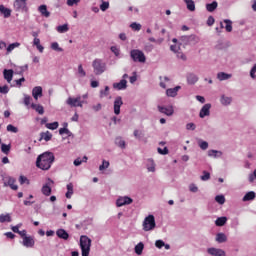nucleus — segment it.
<instances>
[{
    "label": "nucleus",
    "instance_id": "obj_1",
    "mask_svg": "<svg viewBox=\"0 0 256 256\" xmlns=\"http://www.w3.org/2000/svg\"><path fill=\"white\" fill-rule=\"evenodd\" d=\"M55 162V155L53 152H44L39 155L36 160V167L42 169V171H49L51 165Z\"/></svg>",
    "mask_w": 256,
    "mask_h": 256
},
{
    "label": "nucleus",
    "instance_id": "obj_2",
    "mask_svg": "<svg viewBox=\"0 0 256 256\" xmlns=\"http://www.w3.org/2000/svg\"><path fill=\"white\" fill-rule=\"evenodd\" d=\"M80 249L82 251V256H89L91 252V239L86 235L80 237Z\"/></svg>",
    "mask_w": 256,
    "mask_h": 256
},
{
    "label": "nucleus",
    "instance_id": "obj_3",
    "mask_svg": "<svg viewBox=\"0 0 256 256\" xmlns=\"http://www.w3.org/2000/svg\"><path fill=\"white\" fill-rule=\"evenodd\" d=\"M92 67H93L95 75H103V73H105V71H107V64L105 63V61H103L99 58H96L92 62Z\"/></svg>",
    "mask_w": 256,
    "mask_h": 256
},
{
    "label": "nucleus",
    "instance_id": "obj_4",
    "mask_svg": "<svg viewBox=\"0 0 256 256\" xmlns=\"http://www.w3.org/2000/svg\"><path fill=\"white\" fill-rule=\"evenodd\" d=\"M130 57L134 63H145L147 61V57L145 53L139 49H133L130 51Z\"/></svg>",
    "mask_w": 256,
    "mask_h": 256
},
{
    "label": "nucleus",
    "instance_id": "obj_5",
    "mask_svg": "<svg viewBox=\"0 0 256 256\" xmlns=\"http://www.w3.org/2000/svg\"><path fill=\"white\" fill-rule=\"evenodd\" d=\"M143 231H153L155 227H157V224L155 223V216L152 214L148 215L142 224Z\"/></svg>",
    "mask_w": 256,
    "mask_h": 256
},
{
    "label": "nucleus",
    "instance_id": "obj_6",
    "mask_svg": "<svg viewBox=\"0 0 256 256\" xmlns=\"http://www.w3.org/2000/svg\"><path fill=\"white\" fill-rule=\"evenodd\" d=\"M180 41L183 45H197L199 38L196 35L181 36Z\"/></svg>",
    "mask_w": 256,
    "mask_h": 256
},
{
    "label": "nucleus",
    "instance_id": "obj_7",
    "mask_svg": "<svg viewBox=\"0 0 256 256\" xmlns=\"http://www.w3.org/2000/svg\"><path fill=\"white\" fill-rule=\"evenodd\" d=\"M66 103L70 107H83V103H85V101L81 100V96H78L76 98L69 97L66 100Z\"/></svg>",
    "mask_w": 256,
    "mask_h": 256
},
{
    "label": "nucleus",
    "instance_id": "obj_8",
    "mask_svg": "<svg viewBox=\"0 0 256 256\" xmlns=\"http://www.w3.org/2000/svg\"><path fill=\"white\" fill-rule=\"evenodd\" d=\"M54 183L55 182L51 178H48L47 182L42 186L41 191L46 197H49V195H51V187H53Z\"/></svg>",
    "mask_w": 256,
    "mask_h": 256
},
{
    "label": "nucleus",
    "instance_id": "obj_9",
    "mask_svg": "<svg viewBox=\"0 0 256 256\" xmlns=\"http://www.w3.org/2000/svg\"><path fill=\"white\" fill-rule=\"evenodd\" d=\"M207 253L208 255H211V256H227V253L225 252V250L221 248H215V247L207 248Z\"/></svg>",
    "mask_w": 256,
    "mask_h": 256
},
{
    "label": "nucleus",
    "instance_id": "obj_10",
    "mask_svg": "<svg viewBox=\"0 0 256 256\" xmlns=\"http://www.w3.org/2000/svg\"><path fill=\"white\" fill-rule=\"evenodd\" d=\"M157 109L159 111V113H163L164 115H167V117H171L173 115V113H175V110L173 109V106H161L158 105Z\"/></svg>",
    "mask_w": 256,
    "mask_h": 256
},
{
    "label": "nucleus",
    "instance_id": "obj_11",
    "mask_svg": "<svg viewBox=\"0 0 256 256\" xmlns=\"http://www.w3.org/2000/svg\"><path fill=\"white\" fill-rule=\"evenodd\" d=\"M14 9L16 11H27V0H15Z\"/></svg>",
    "mask_w": 256,
    "mask_h": 256
},
{
    "label": "nucleus",
    "instance_id": "obj_12",
    "mask_svg": "<svg viewBox=\"0 0 256 256\" xmlns=\"http://www.w3.org/2000/svg\"><path fill=\"white\" fill-rule=\"evenodd\" d=\"M211 115V104H205L199 113L200 119H205V117H209Z\"/></svg>",
    "mask_w": 256,
    "mask_h": 256
},
{
    "label": "nucleus",
    "instance_id": "obj_13",
    "mask_svg": "<svg viewBox=\"0 0 256 256\" xmlns=\"http://www.w3.org/2000/svg\"><path fill=\"white\" fill-rule=\"evenodd\" d=\"M133 200L129 196L120 197L116 201L117 207H123L124 205H131Z\"/></svg>",
    "mask_w": 256,
    "mask_h": 256
},
{
    "label": "nucleus",
    "instance_id": "obj_14",
    "mask_svg": "<svg viewBox=\"0 0 256 256\" xmlns=\"http://www.w3.org/2000/svg\"><path fill=\"white\" fill-rule=\"evenodd\" d=\"M123 105V98L118 96L114 100V113L115 115H119L121 113V106Z\"/></svg>",
    "mask_w": 256,
    "mask_h": 256
},
{
    "label": "nucleus",
    "instance_id": "obj_15",
    "mask_svg": "<svg viewBox=\"0 0 256 256\" xmlns=\"http://www.w3.org/2000/svg\"><path fill=\"white\" fill-rule=\"evenodd\" d=\"M4 185L7 187H10V189H13V191H17V189H19V187L17 185H15V178L13 177H6L4 179Z\"/></svg>",
    "mask_w": 256,
    "mask_h": 256
},
{
    "label": "nucleus",
    "instance_id": "obj_16",
    "mask_svg": "<svg viewBox=\"0 0 256 256\" xmlns=\"http://www.w3.org/2000/svg\"><path fill=\"white\" fill-rule=\"evenodd\" d=\"M22 245H24V247L33 248L35 247V239L33 238V236L24 237Z\"/></svg>",
    "mask_w": 256,
    "mask_h": 256
},
{
    "label": "nucleus",
    "instance_id": "obj_17",
    "mask_svg": "<svg viewBox=\"0 0 256 256\" xmlns=\"http://www.w3.org/2000/svg\"><path fill=\"white\" fill-rule=\"evenodd\" d=\"M32 97L37 101L39 97H43V88L41 86H35L32 89Z\"/></svg>",
    "mask_w": 256,
    "mask_h": 256
},
{
    "label": "nucleus",
    "instance_id": "obj_18",
    "mask_svg": "<svg viewBox=\"0 0 256 256\" xmlns=\"http://www.w3.org/2000/svg\"><path fill=\"white\" fill-rule=\"evenodd\" d=\"M13 73L14 71L12 69L3 70V76H4V79L7 81V83H11L13 81Z\"/></svg>",
    "mask_w": 256,
    "mask_h": 256
},
{
    "label": "nucleus",
    "instance_id": "obj_19",
    "mask_svg": "<svg viewBox=\"0 0 256 256\" xmlns=\"http://www.w3.org/2000/svg\"><path fill=\"white\" fill-rule=\"evenodd\" d=\"M38 11L42 15V17H46V18L51 17V12H49L47 10V5H45V4L44 5H40L38 7Z\"/></svg>",
    "mask_w": 256,
    "mask_h": 256
},
{
    "label": "nucleus",
    "instance_id": "obj_20",
    "mask_svg": "<svg viewBox=\"0 0 256 256\" xmlns=\"http://www.w3.org/2000/svg\"><path fill=\"white\" fill-rule=\"evenodd\" d=\"M113 88L117 89L118 91H121L123 89H127V80L122 79L120 82L114 83Z\"/></svg>",
    "mask_w": 256,
    "mask_h": 256
},
{
    "label": "nucleus",
    "instance_id": "obj_21",
    "mask_svg": "<svg viewBox=\"0 0 256 256\" xmlns=\"http://www.w3.org/2000/svg\"><path fill=\"white\" fill-rule=\"evenodd\" d=\"M56 235L57 237H59V239H63L64 241H67V239H69V233H67L63 228L58 229L56 231Z\"/></svg>",
    "mask_w": 256,
    "mask_h": 256
},
{
    "label": "nucleus",
    "instance_id": "obj_22",
    "mask_svg": "<svg viewBox=\"0 0 256 256\" xmlns=\"http://www.w3.org/2000/svg\"><path fill=\"white\" fill-rule=\"evenodd\" d=\"M216 77H217L218 81H229V79H231V77H233V74L219 72Z\"/></svg>",
    "mask_w": 256,
    "mask_h": 256
},
{
    "label": "nucleus",
    "instance_id": "obj_23",
    "mask_svg": "<svg viewBox=\"0 0 256 256\" xmlns=\"http://www.w3.org/2000/svg\"><path fill=\"white\" fill-rule=\"evenodd\" d=\"M232 101H233V98L226 96L224 94L220 97V103L221 105H224V107L231 105Z\"/></svg>",
    "mask_w": 256,
    "mask_h": 256
},
{
    "label": "nucleus",
    "instance_id": "obj_24",
    "mask_svg": "<svg viewBox=\"0 0 256 256\" xmlns=\"http://www.w3.org/2000/svg\"><path fill=\"white\" fill-rule=\"evenodd\" d=\"M181 89V86H176L175 88H169L166 90V95L168 97H177V93Z\"/></svg>",
    "mask_w": 256,
    "mask_h": 256
},
{
    "label": "nucleus",
    "instance_id": "obj_25",
    "mask_svg": "<svg viewBox=\"0 0 256 256\" xmlns=\"http://www.w3.org/2000/svg\"><path fill=\"white\" fill-rule=\"evenodd\" d=\"M215 241L217 243H227V235L223 232L216 234Z\"/></svg>",
    "mask_w": 256,
    "mask_h": 256
},
{
    "label": "nucleus",
    "instance_id": "obj_26",
    "mask_svg": "<svg viewBox=\"0 0 256 256\" xmlns=\"http://www.w3.org/2000/svg\"><path fill=\"white\" fill-rule=\"evenodd\" d=\"M187 81L189 83V85H195V83H197L199 81V77H197V75L190 73L187 75Z\"/></svg>",
    "mask_w": 256,
    "mask_h": 256
},
{
    "label": "nucleus",
    "instance_id": "obj_27",
    "mask_svg": "<svg viewBox=\"0 0 256 256\" xmlns=\"http://www.w3.org/2000/svg\"><path fill=\"white\" fill-rule=\"evenodd\" d=\"M33 45H34V47H36V49H38V51L40 53H43V51H45V47H43V45H41V39L34 38Z\"/></svg>",
    "mask_w": 256,
    "mask_h": 256
},
{
    "label": "nucleus",
    "instance_id": "obj_28",
    "mask_svg": "<svg viewBox=\"0 0 256 256\" xmlns=\"http://www.w3.org/2000/svg\"><path fill=\"white\" fill-rule=\"evenodd\" d=\"M222 156H223L222 151H219V150H209L208 151V157H213L214 159H217Z\"/></svg>",
    "mask_w": 256,
    "mask_h": 256
},
{
    "label": "nucleus",
    "instance_id": "obj_29",
    "mask_svg": "<svg viewBox=\"0 0 256 256\" xmlns=\"http://www.w3.org/2000/svg\"><path fill=\"white\" fill-rule=\"evenodd\" d=\"M0 13L4 15L5 19L11 17V9L5 8L4 5H0Z\"/></svg>",
    "mask_w": 256,
    "mask_h": 256
},
{
    "label": "nucleus",
    "instance_id": "obj_30",
    "mask_svg": "<svg viewBox=\"0 0 256 256\" xmlns=\"http://www.w3.org/2000/svg\"><path fill=\"white\" fill-rule=\"evenodd\" d=\"M66 189H67V192L65 194V197H66V199H71V197H73V193H74L73 183L67 184Z\"/></svg>",
    "mask_w": 256,
    "mask_h": 256
},
{
    "label": "nucleus",
    "instance_id": "obj_31",
    "mask_svg": "<svg viewBox=\"0 0 256 256\" xmlns=\"http://www.w3.org/2000/svg\"><path fill=\"white\" fill-rule=\"evenodd\" d=\"M256 197V194L254 191L247 192L244 197L242 198V201H253Z\"/></svg>",
    "mask_w": 256,
    "mask_h": 256
},
{
    "label": "nucleus",
    "instance_id": "obj_32",
    "mask_svg": "<svg viewBox=\"0 0 256 256\" xmlns=\"http://www.w3.org/2000/svg\"><path fill=\"white\" fill-rule=\"evenodd\" d=\"M143 249H145V244H143V242H140L135 246L134 251L136 255H143Z\"/></svg>",
    "mask_w": 256,
    "mask_h": 256
},
{
    "label": "nucleus",
    "instance_id": "obj_33",
    "mask_svg": "<svg viewBox=\"0 0 256 256\" xmlns=\"http://www.w3.org/2000/svg\"><path fill=\"white\" fill-rule=\"evenodd\" d=\"M32 109H35V111L37 113H39V115H43V113H45V108H43V106L41 104H31Z\"/></svg>",
    "mask_w": 256,
    "mask_h": 256
},
{
    "label": "nucleus",
    "instance_id": "obj_34",
    "mask_svg": "<svg viewBox=\"0 0 256 256\" xmlns=\"http://www.w3.org/2000/svg\"><path fill=\"white\" fill-rule=\"evenodd\" d=\"M227 223V217H219L215 221L216 227H223Z\"/></svg>",
    "mask_w": 256,
    "mask_h": 256
},
{
    "label": "nucleus",
    "instance_id": "obj_35",
    "mask_svg": "<svg viewBox=\"0 0 256 256\" xmlns=\"http://www.w3.org/2000/svg\"><path fill=\"white\" fill-rule=\"evenodd\" d=\"M52 138H53V134H51V132H49V131L42 132L40 134V141H41V139H44V141H51Z\"/></svg>",
    "mask_w": 256,
    "mask_h": 256
},
{
    "label": "nucleus",
    "instance_id": "obj_36",
    "mask_svg": "<svg viewBox=\"0 0 256 256\" xmlns=\"http://www.w3.org/2000/svg\"><path fill=\"white\" fill-rule=\"evenodd\" d=\"M218 5L219 4L217 3V1H213L210 4H206V9H207V11H209V13H213V11H215V9H217Z\"/></svg>",
    "mask_w": 256,
    "mask_h": 256
},
{
    "label": "nucleus",
    "instance_id": "obj_37",
    "mask_svg": "<svg viewBox=\"0 0 256 256\" xmlns=\"http://www.w3.org/2000/svg\"><path fill=\"white\" fill-rule=\"evenodd\" d=\"M115 145H117V147H120V149H125L126 147L125 140H123L122 137H117L115 139Z\"/></svg>",
    "mask_w": 256,
    "mask_h": 256
},
{
    "label": "nucleus",
    "instance_id": "obj_38",
    "mask_svg": "<svg viewBox=\"0 0 256 256\" xmlns=\"http://www.w3.org/2000/svg\"><path fill=\"white\" fill-rule=\"evenodd\" d=\"M147 169L150 173H155V161L153 159H148Z\"/></svg>",
    "mask_w": 256,
    "mask_h": 256
},
{
    "label": "nucleus",
    "instance_id": "obj_39",
    "mask_svg": "<svg viewBox=\"0 0 256 256\" xmlns=\"http://www.w3.org/2000/svg\"><path fill=\"white\" fill-rule=\"evenodd\" d=\"M0 223H11V215L1 214L0 215Z\"/></svg>",
    "mask_w": 256,
    "mask_h": 256
},
{
    "label": "nucleus",
    "instance_id": "obj_40",
    "mask_svg": "<svg viewBox=\"0 0 256 256\" xmlns=\"http://www.w3.org/2000/svg\"><path fill=\"white\" fill-rule=\"evenodd\" d=\"M188 11H195V2L193 0H184Z\"/></svg>",
    "mask_w": 256,
    "mask_h": 256
},
{
    "label": "nucleus",
    "instance_id": "obj_41",
    "mask_svg": "<svg viewBox=\"0 0 256 256\" xmlns=\"http://www.w3.org/2000/svg\"><path fill=\"white\" fill-rule=\"evenodd\" d=\"M224 23H226L225 29L228 33H231L233 31V22L229 19L224 20Z\"/></svg>",
    "mask_w": 256,
    "mask_h": 256
},
{
    "label": "nucleus",
    "instance_id": "obj_42",
    "mask_svg": "<svg viewBox=\"0 0 256 256\" xmlns=\"http://www.w3.org/2000/svg\"><path fill=\"white\" fill-rule=\"evenodd\" d=\"M1 151L4 153V155H9V152L11 151V144H2Z\"/></svg>",
    "mask_w": 256,
    "mask_h": 256
},
{
    "label": "nucleus",
    "instance_id": "obj_43",
    "mask_svg": "<svg viewBox=\"0 0 256 256\" xmlns=\"http://www.w3.org/2000/svg\"><path fill=\"white\" fill-rule=\"evenodd\" d=\"M56 30L58 31V33H67V31H69V25L68 24L60 25L56 28Z\"/></svg>",
    "mask_w": 256,
    "mask_h": 256
},
{
    "label": "nucleus",
    "instance_id": "obj_44",
    "mask_svg": "<svg viewBox=\"0 0 256 256\" xmlns=\"http://www.w3.org/2000/svg\"><path fill=\"white\" fill-rule=\"evenodd\" d=\"M198 145L202 151H207V149H209V143H207V141L199 140Z\"/></svg>",
    "mask_w": 256,
    "mask_h": 256
},
{
    "label": "nucleus",
    "instance_id": "obj_45",
    "mask_svg": "<svg viewBox=\"0 0 256 256\" xmlns=\"http://www.w3.org/2000/svg\"><path fill=\"white\" fill-rule=\"evenodd\" d=\"M20 46H21V44L19 42L10 44L8 47H6L7 53H11V51L16 49V47H20Z\"/></svg>",
    "mask_w": 256,
    "mask_h": 256
},
{
    "label": "nucleus",
    "instance_id": "obj_46",
    "mask_svg": "<svg viewBox=\"0 0 256 256\" xmlns=\"http://www.w3.org/2000/svg\"><path fill=\"white\" fill-rule=\"evenodd\" d=\"M51 49L53 51H57L58 53H63V48L59 47V43H57V42H53L51 44Z\"/></svg>",
    "mask_w": 256,
    "mask_h": 256
},
{
    "label": "nucleus",
    "instance_id": "obj_47",
    "mask_svg": "<svg viewBox=\"0 0 256 256\" xmlns=\"http://www.w3.org/2000/svg\"><path fill=\"white\" fill-rule=\"evenodd\" d=\"M59 127V122L47 123L46 128L51 129V131H55Z\"/></svg>",
    "mask_w": 256,
    "mask_h": 256
},
{
    "label": "nucleus",
    "instance_id": "obj_48",
    "mask_svg": "<svg viewBox=\"0 0 256 256\" xmlns=\"http://www.w3.org/2000/svg\"><path fill=\"white\" fill-rule=\"evenodd\" d=\"M181 44H182V43L171 45V46H170V50H171L173 53H179V51H181Z\"/></svg>",
    "mask_w": 256,
    "mask_h": 256
},
{
    "label": "nucleus",
    "instance_id": "obj_49",
    "mask_svg": "<svg viewBox=\"0 0 256 256\" xmlns=\"http://www.w3.org/2000/svg\"><path fill=\"white\" fill-rule=\"evenodd\" d=\"M87 72H85V69H83V65H78V77H86Z\"/></svg>",
    "mask_w": 256,
    "mask_h": 256
},
{
    "label": "nucleus",
    "instance_id": "obj_50",
    "mask_svg": "<svg viewBox=\"0 0 256 256\" xmlns=\"http://www.w3.org/2000/svg\"><path fill=\"white\" fill-rule=\"evenodd\" d=\"M6 129L9 133H19V128L13 126V124H9Z\"/></svg>",
    "mask_w": 256,
    "mask_h": 256
},
{
    "label": "nucleus",
    "instance_id": "obj_51",
    "mask_svg": "<svg viewBox=\"0 0 256 256\" xmlns=\"http://www.w3.org/2000/svg\"><path fill=\"white\" fill-rule=\"evenodd\" d=\"M177 59H180L181 61H187V56L181 52V50L179 52L175 53Z\"/></svg>",
    "mask_w": 256,
    "mask_h": 256
},
{
    "label": "nucleus",
    "instance_id": "obj_52",
    "mask_svg": "<svg viewBox=\"0 0 256 256\" xmlns=\"http://www.w3.org/2000/svg\"><path fill=\"white\" fill-rule=\"evenodd\" d=\"M201 181H209L211 179V174L207 171H203V175L200 177Z\"/></svg>",
    "mask_w": 256,
    "mask_h": 256
},
{
    "label": "nucleus",
    "instance_id": "obj_53",
    "mask_svg": "<svg viewBox=\"0 0 256 256\" xmlns=\"http://www.w3.org/2000/svg\"><path fill=\"white\" fill-rule=\"evenodd\" d=\"M216 203H219V205H223L225 203V196L223 195H217L215 197Z\"/></svg>",
    "mask_w": 256,
    "mask_h": 256
},
{
    "label": "nucleus",
    "instance_id": "obj_54",
    "mask_svg": "<svg viewBox=\"0 0 256 256\" xmlns=\"http://www.w3.org/2000/svg\"><path fill=\"white\" fill-rule=\"evenodd\" d=\"M109 169V161L103 160L102 165L99 166V171H105Z\"/></svg>",
    "mask_w": 256,
    "mask_h": 256
},
{
    "label": "nucleus",
    "instance_id": "obj_55",
    "mask_svg": "<svg viewBox=\"0 0 256 256\" xmlns=\"http://www.w3.org/2000/svg\"><path fill=\"white\" fill-rule=\"evenodd\" d=\"M153 49H154V46L151 43H146L144 45V51H146V53H151V51H153Z\"/></svg>",
    "mask_w": 256,
    "mask_h": 256
},
{
    "label": "nucleus",
    "instance_id": "obj_56",
    "mask_svg": "<svg viewBox=\"0 0 256 256\" xmlns=\"http://www.w3.org/2000/svg\"><path fill=\"white\" fill-rule=\"evenodd\" d=\"M59 134L60 135H68L69 137H71V131H69V129H67V128H60Z\"/></svg>",
    "mask_w": 256,
    "mask_h": 256
},
{
    "label": "nucleus",
    "instance_id": "obj_57",
    "mask_svg": "<svg viewBox=\"0 0 256 256\" xmlns=\"http://www.w3.org/2000/svg\"><path fill=\"white\" fill-rule=\"evenodd\" d=\"M131 29H133L134 31H141V24L137 23V22H133L130 25Z\"/></svg>",
    "mask_w": 256,
    "mask_h": 256
},
{
    "label": "nucleus",
    "instance_id": "obj_58",
    "mask_svg": "<svg viewBox=\"0 0 256 256\" xmlns=\"http://www.w3.org/2000/svg\"><path fill=\"white\" fill-rule=\"evenodd\" d=\"M0 93H2L3 95H7V93H9V86H0Z\"/></svg>",
    "mask_w": 256,
    "mask_h": 256
},
{
    "label": "nucleus",
    "instance_id": "obj_59",
    "mask_svg": "<svg viewBox=\"0 0 256 256\" xmlns=\"http://www.w3.org/2000/svg\"><path fill=\"white\" fill-rule=\"evenodd\" d=\"M155 247H157V249H162V247H165V242L163 240H157L155 242Z\"/></svg>",
    "mask_w": 256,
    "mask_h": 256
},
{
    "label": "nucleus",
    "instance_id": "obj_60",
    "mask_svg": "<svg viewBox=\"0 0 256 256\" xmlns=\"http://www.w3.org/2000/svg\"><path fill=\"white\" fill-rule=\"evenodd\" d=\"M157 151L160 155H168L169 154V149L167 147H164V149L158 148Z\"/></svg>",
    "mask_w": 256,
    "mask_h": 256
},
{
    "label": "nucleus",
    "instance_id": "obj_61",
    "mask_svg": "<svg viewBox=\"0 0 256 256\" xmlns=\"http://www.w3.org/2000/svg\"><path fill=\"white\" fill-rule=\"evenodd\" d=\"M24 105L26 106L31 105V96L24 94Z\"/></svg>",
    "mask_w": 256,
    "mask_h": 256
},
{
    "label": "nucleus",
    "instance_id": "obj_62",
    "mask_svg": "<svg viewBox=\"0 0 256 256\" xmlns=\"http://www.w3.org/2000/svg\"><path fill=\"white\" fill-rule=\"evenodd\" d=\"M19 183L20 185H24V183H27V185H29V179H27V177L25 176H20Z\"/></svg>",
    "mask_w": 256,
    "mask_h": 256
},
{
    "label": "nucleus",
    "instance_id": "obj_63",
    "mask_svg": "<svg viewBox=\"0 0 256 256\" xmlns=\"http://www.w3.org/2000/svg\"><path fill=\"white\" fill-rule=\"evenodd\" d=\"M255 73H256V64H254V66L250 70V77H251V79H256Z\"/></svg>",
    "mask_w": 256,
    "mask_h": 256
},
{
    "label": "nucleus",
    "instance_id": "obj_64",
    "mask_svg": "<svg viewBox=\"0 0 256 256\" xmlns=\"http://www.w3.org/2000/svg\"><path fill=\"white\" fill-rule=\"evenodd\" d=\"M100 9H101V11H106L107 9H109V2H103L100 5Z\"/></svg>",
    "mask_w": 256,
    "mask_h": 256
}]
</instances>
